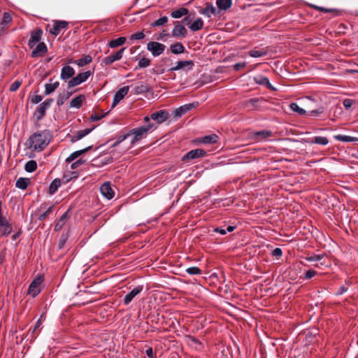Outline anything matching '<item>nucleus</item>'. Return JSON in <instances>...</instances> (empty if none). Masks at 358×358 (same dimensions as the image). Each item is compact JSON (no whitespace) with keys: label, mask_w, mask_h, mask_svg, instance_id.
I'll list each match as a JSON object with an SVG mask.
<instances>
[{"label":"nucleus","mask_w":358,"mask_h":358,"mask_svg":"<svg viewBox=\"0 0 358 358\" xmlns=\"http://www.w3.org/2000/svg\"><path fill=\"white\" fill-rule=\"evenodd\" d=\"M189 13V10L186 8H180L178 10H173L171 12V15L173 18H180L184 15H187Z\"/></svg>","instance_id":"2f4dec72"},{"label":"nucleus","mask_w":358,"mask_h":358,"mask_svg":"<svg viewBox=\"0 0 358 358\" xmlns=\"http://www.w3.org/2000/svg\"><path fill=\"white\" fill-rule=\"evenodd\" d=\"M106 115V113L103 115H99L97 114H94V115H92L91 119L92 121H98V120H101L102 117H103Z\"/></svg>","instance_id":"774afa93"},{"label":"nucleus","mask_w":358,"mask_h":358,"mask_svg":"<svg viewBox=\"0 0 358 358\" xmlns=\"http://www.w3.org/2000/svg\"><path fill=\"white\" fill-rule=\"evenodd\" d=\"M53 208H54L53 206H50L44 213H41L38 216V220H43L46 217H48L50 215V214L52 213Z\"/></svg>","instance_id":"09e8293b"},{"label":"nucleus","mask_w":358,"mask_h":358,"mask_svg":"<svg viewBox=\"0 0 358 358\" xmlns=\"http://www.w3.org/2000/svg\"><path fill=\"white\" fill-rule=\"evenodd\" d=\"M91 148H92V146H88L84 149L73 152L66 158V162L68 163L73 162V160H75L76 158H78L83 154H84V153L87 152V151H89L90 150H91Z\"/></svg>","instance_id":"b1692460"},{"label":"nucleus","mask_w":358,"mask_h":358,"mask_svg":"<svg viewBox=\"0 0 358 358\" xmlns=\"http://www.w3.org/2000/svg\"><path fill=\"white\" fill-rule=\"evenodd\" d=\"M308 143L311 144H318L322 145H327L329 143V140L324 136H315L307 141Z\"/></svg>","instance_id":"393cba45"},{"label":"nucleus","mask_w":358,"mask_h":358,"mask_svg":"<svg viewBox=\"0 0 358 358\" xmlns=\"http://www.w3.org/2000/svg\"><path fill=\"white\" fill-rule=\"evenodd\" d=\"M66 241H67L66 237H63L62 238H61V240L59 241V245H58L59 249H62L64 247V245L66 243Z\"/></svg>","instance_id":"338daca9"},{"label":"nucleus","mask_w":358,"mask_h":358,"mask_svg":"<svg viewBox=\"0 0 358 358\" xmlns=\"http://www.w3.org/2000/svg\"><path fill=\"white\" fill-rule=\"evenodd\" d=\"M143 289V285H138L134 288L130 292H129L124 298L123 301L125 305H128L132 299L138 294H140Z\"/></svg>","instance_id":"a211bd4d"},{"label":"nucleus","mask_w":358,"mask_h":358,"mask_svg":"<svg viewBox=\"0 0 358 358\" xmlns=\"http://www.w3.org/2000/svg\"><path fill=\"white\" fill-rule=\"evenodd\" d=\"M186 272L191 275H199L201 273V269L196 266H192V267L187 268L186 269Z\"/></svg>","instance_id":"de8ad7c7"},{"label":"nucleus","mask_w":358,"mask_h":358,"mask_svg":"<svg viewBox=\"0 0 358 358\" xmlns=\"http://www.w3.org/2000/svg\"><path fill=\"white\" fill-rule=\"evenodd\" d=\"M85 96L84 95H79L71 99L70 101V107L79 108L81 107L83 102L85 101Z\"/></svg>","instance_id":"a878e982"},{"label":"nucleus","mask_w":358,"mask_h":358,"mask_svg":"<svg viewBox=\"0 0 358 358\" xmlns=\"http://www.w3.org/2000/svg\"><path fill=\"white\" fill-rule=\"evenodd\" d=\"M69 23L66 21H55L53 27L50 30V32L54 35L57 36L62 30L66 29L68 27Z\"/></svg>","instance_id":"dca6fc26"},{"label":"nucleus","mask_w":358,"mask_h":358,"mask_svg":"<svg viewBox=\"0 0 358 358\" xmlns=\"http://www.w3.org/2000/svg\"><path fill=\"white\" fill-rule=\"evenodd\" d=\"M100 191L101 194L107 199H111L115 195V192L112 189L109 182H104L101 186Z\"/></svg>","instance_id":"f3484780"},{"label":"nucleus","mask_w":358,"mask_h":358,"mask_svg":"<svg viewBox=\"0 0 358 358\" xmlns=\"http://www.w3.org/2000/svg\"><path fill=\"white\" fill-rule=\"evenodd\" d=\"M347 290H348V287H345V285H342L339 287L338 292H336V294L341 295V294H344L345 292H346Z\"/></svg>","instance_id":"69168bd1"},{"label":"nucleus","mask_w":358,"mask_h":358,"mask_svg":"<svg viewBox=\"0 0 358 358\" xmlns=\"http://www.w3.org/2000/svg\"><path fill=\"white\" fill-rule=\"evenodd\" d=\"M169 117V114L167 111L161 110L157 112L153 113L150 115V119L156 121L158 124L165 122Z\"/></svg>","instance_id":"4468645a"},{"label":"nucleus","mask_w":358,"mask_h":358,"mask_svg":"<svg viewBox=\"0 0 358 358\" xmlns=\"http://www.w3.org/2000/svg\"><path fill=\"white\" fill-rule=\"evenodd\" d=\"M71 95L72 92L69 91H64L63 92L60 93L57 99V104L59 106H62Z\"/></svg>","instance_id":"cd10ccee"},{"label":"nucleus","mask_w":358,"mask_h":358,"mask_svg":"<svg viewBox=\"0 0 358 358\" xmlns=\"http://www.w3.org/2000/svg\"><path fill=\"white\" fill-rule=\"evenodd\" d=\"M352 103H353V100H352L350 99H345L343 101V104L344 107L347 109H349L350 108H351V106H352Z\"/></svg>","instance_id":"bf43d9fd"},{"label":"nucleus","mask_w":358,"mask_h":358,"mask_svg":"<svg viewBox=\"0 0 358 358\" xmlns=\"http://www.w3.org/2000/svg\"><path fill=\"white\" fill-rule=\"evenodd\" d=\"M317 274V271L310 269L305 273V278L308 280L314 277Z\"/></svg>","instance_id":"4d7b16f0"},{"label":"nucleus","mask_w":358,"mask_h":358,"mask_svg":"<svg viewBox=\"0 0 358 358\" xmlns=\"http://www.w3.org/2000/svg\"><path fill=\"white\" fill-rule=\"evenodd\" d=\"M61 186V180L59 178L55 179L50 185L49 193L54 194Z\"/></svg>","instance_id":"4c0bfd02"},{"label":"nucleus","mask_w":358,"mask_h":358,"mask_svg":"<svg viewBox=\"0 0 358 358\" xmlns=\"http://www.w3.org/2000/svg\"><path fill=\"white\" fill-rule=\"evenodd\" d=\"M334 138L342 142H355L358 141V138L356 137L342 134L334 136Z\"/></svg>","instance_id":"e433bc0d"},{"label":"nucleus","mask_w":358,"mask_h":358,"mask_svg":"<svg viewBox=\"0 0 358 358\" xmlns=\"http://www.w3.org/2000/svg\"><path fill=\"white\" fill-rule=\"evenodd\" d=\"M124 50H125V48H122V49H120V50L116 52L115 54L110 55L108 57H104L101 60V64L108 66V65L112 64L115 61H118V60L121 59L123 56Z\"/></svg>","instance_id":"6e6552de"},{"label":"nucleus","mask_w":358,"mask_h":358,"mask_svg":"<svg viewBox=\"0 0 358 358\" xmlns=\"http://www.w3.org/2000/svg\"><path fill=\"white\" fill-rule=\"evenodd\" d=\"M266 54L267 51L264 49L252 50L249 52V55L252 57H260L266 55Z\"/></svg>","instance_id":"a19ab883"},{"label":"nucleus","mask_w":358,"mask_h":358,"mask_svg":"<svg viewBox=\"0 0 358 358\" xmlns=\"http://www.w3.org/2000/svg\"><path fill=\"white\" fill-rule=\"evenodd\" d=\"M75 74V71L73 67L70 66H64L61 71V79L66 80L73 77Z\"/></svg>","instance_id":"412c9836"},{"label":"nucleus","mask_w":358,"mask_h":358,"mask_svg":"<svg viewBox=\"0 0 358 358\" xmlns=\"http://www.w3.org/2000/svg\"><path fill=\"white\" fill-rule=\"evenodd\" d=\"M170 50L173 54L178 55L183 53L185 50L184 45L181 43H176L170 46Z\"/></svg>","instance_id":"c756f323"},{"label":"nucleus","mask_w":358,"mask_h":358,"mask_svg":"<svg viewBox=\"0 0 358 358\" xmlns=\"http://www.w3.org/2000/svg\"><path fill=\"white\" fill-rule=\"evenodd\" d=\"M92 129H93V128L92 129H83V130H80V131H77V133L72 136L71 141L76 142L77 141L80 140L81 138H83V137H85V136L89 134L92 131Z\"/></svg>","instance_id":"bb28decb"},{"label":"nucleus","mask_w":358,"mask_h":358,"mask_svg":"<svg viewBox=\"0 0 358 358\" xmlns=\"http://www.w3.org/2000/svg\"><path fill=\"white\" fill-rule=\"evenodd\" d=\"M194 66V62L192 60H185V61H179L176 63L175 66L171 67L169 71H176L181 69H187L188 71L192 70Z\"/></svg>","instance_id":"9b49d317"},{"label":"nucleus","mask_w":358,"mask_h":358,"mask_svg":"<svg viewBox=\"0 0 358 358\" xmlns=\"http://www.w3.org/2000/svg\"><path fill=\"white\" fill-rule=\"evenodd\" d=\"M42 34L43 31L41 29H36L31 32V38L28 43L30 48H33L36 43H39L41 39Z\"/></svg>","instance_id":"2eb2a0df"},{"label":"nucleus","mask_w":358,"mask_h":358,"mask_svg":"<svg viewBox=\"0 0 358 358\" xmlns=\"http://www.w3.org/2000/svg\"><path fill=\"white\" fill-rule=\"evenodd\" d=\"M92 74V73L90 71L78 73L76 77L69 81L68 87L71 88L80 85L86 81Z\"/></svg>","instance_id":"7ed1b4c3"},{"label":"nucleus","mask_w":358,"mask_h":358,"mask_svg":"<svg viewBox=\"0 0 358 358\" xmlns=\"http://www.w3.org/2000/svg\"><path fill=\"white\" fill-rule=\"evenodd\" d=\"M145 35L143 31H139V32H136L134 34H131L130 36V40H131V41L141 40V39H143L145 38Z\"/></svg>","instance_id":"603ef678"},{"label":"nucleus","mask_w":358,"mask_h":358,"mask_svg":"<svg viewBox=\"0 0 358 358\" xmlns=\"http://www.w3.org/2000/svg\"><path fill=\"white\" fill-rule=\"evenodd\" d=\"M126 42L125 37H119L116 39L112 40L109 42L108 45L111 48H115L120 45H122Z\"/></svg>","instance_id":"c9c22d12"},{"label":"nucleus","mask_w":358,"mask_h":358,"mask_svg":"<svg viewBox=\"0 0 358 358\" xmlns=\"http://www.w3.org/2000/svg\"><path fill=\"white\" fill-rule=\"evenodd\" d=\"M282 250L279 248H276L272 251V255L274 257H280L282 256Z\"/></svg>","instance_id":"e2e57ef3"},{"label":"nucleus","mask_w":358,"mask_h":358,"mask_svg":"<svg viewBox=\"0 0 358 358\" xmlns=\"http://www.w3.org/2000/svg\"><path fill=\"white\" fill-rule=\"evenodd\" d=\"M272 136V132L268 130L256 131L253 134V138L257 141L266 140Z\"/></svg>","instance_id":"5701e85b"},{"label":"nucleus","mask_w":358,"mask_h":358,"mask_svg":"<svg viewBox=\"0 0 358 358\" xmlns=\"http://www.w3.org/2000/svg\"><path fill=\"white\" fill-rule=\"evenodd\" d=\"M53 102L52 99H48L41 103L36 109L35 115L37 120H41L45 115L46 110L50 108L51 103Z\"/></svg>","instance_id":"423d86ee"},{"label":"nucleus","mask_w":358,"mask_h":358,"mask_svg":"<svg viewBox=\"0 0 358 358\" xmlns=\"http://www.w3.org/2000/svg\"><path fill=\"white\" fill-rule=\"evenodd\" d=\"M30 182V180L29 178H20L15 183L16 187L20 189H25L28 187L29 184Z\"/></svg>","instance_id":"72a5a7b5"},{"label":"nucleus","mask_w":358,"mask_h":358,"mask_svg":"<svg viewBox=\"0 0 358 358\" xmlns=\"http://www.w3.org/2000/svg\"><path fill=\"white\" fill-rule=\"evenodd\" d=\"M43 282L42 277H38L32 281L28 289V294L35 297L41 292V284Z\"/></svg>","instance_id":"0eeeda50"},{"label":"nucleus","mask_w":358,"mask_h":358,"mask_svg":"<svg viewBox=\"0 0 358 358\" xmlns=\"http://www.w3.org/2000/svg\"><path fill=\"white\" fill-rule=\"evenodd\" d=\"M235 229V227L234 226H228L227 229H224V227H217L214 229L215 232L219 233L222 235H225L227 231L231 232Z\"/></svg>","instance_id":"c03bdc74"},{"label":"nucleus","mask_w":358,"mask_h":358,"mask_svg":"<svg viewBox=\"0 0 358 358\" xmlns=\"http://www.w3.org/2000/svg\"><path fill=\"white\" fill-rule=\"evenodd\" d=\"M216 4L219 9L226 10L232 5L231 0H217Z\"/></svg>","instance_id":"473e14b6"},{"label":"nucleus","mask_w":358,"mask_h":358,"mask_svg":"<svg viewBox=\"0 0 358 358\" xmlns=\"http://www.w3.org/2000/svg\"><path fill=\"white\" fill-rule=\"evenodd\" d=\"M167 22H168V17L166 16H163V17L159 18L158 20H157L156 21H155L152 23V26H154V27L162 26V25H164V24H166Z\"/></svg>","instance_id":"8fccbe9b"},{"label":"nucleus","mask_w":358,"mask_h":358,"mask_svg":"<svg viewBox=\"0 0 358 358\" xmlns=\"http://www.w3.org/2000/svg\"><path fill=\"white\" fill-rule=\"evenodd\" d=\"M245 66H246V63L245 62H240V63L235 64L233 66V67H234V70L238 71V70L244 68Z\"/></svg>","instance_id":"0e129e2a"},{"label":"nucleus","mask_w":358,"mask_h":358,"mask_svg":"<svg viewBox=\"0 0 358 358\" xmlns=\"http://www.w3.org/2000/svg\"><path fill=\"white\" fill-rule=\"evenodd\" d=\"M1 206L2 203L0 201V227L1 228V235L7 236L12 231V226L9 223L8 220L2 215Z\"/></svg>","instance_id":"39448f33"},{"label":"nucleus","mask_w":358,"mask_h":358,"mask_svg":"<svg viewBox=\"0 0 358 358\" xmlns=\"http://www.w3.org/2000/svg\"><path fill=\"white\" fill-rule=\"evenodd\" d=\"M324 257H326V255L324 253L319 254V255H312L310 256H308L306 257V260H307L309 262H320Z\"/></svg>","instance_id":"ea45409f"},{"label":"nucleus","mask_w":358,"mask_h":358,"mask_svg":"<svg viewBox=\"0 0 358 358\" xmlns=\"http://www.w3.org/2000/svg\"><path fill=\"white\" fill-rule=\"evenodd\" d=\"M313 7L315 10L322 11L324 13H335L336 15H338V13H339L338 10H337L336 9L326 8L320 7V6H314Z\"/></svg>","instance_id":"49530a36"},{"label":"nucleus","mask_w":358,"mask_h":358,"mask_svg":"<svg viewBox=\"0 0 358 358\" xmlns=\"http://www.w3.org/2000/svg\"><path fill=\"white\" fill-rule=\"evenodd\" d=\"M144 121L146 123L145 125L133 129L130 131V134L134 135L131 141L132 145H135L138 141L145 138L150 130L155 128V126L150 122L149 117L145 116Z\"/></svg>","instance_id":"f03ea898"},{"label":"nucleus","mask_w":358,"mask_h":358,"mask_svg":"<svg viewBox=\"0 0 358 358\" xmlns=\"http://www.w3.org/2000/svg\"><path fill=\"white\" fill-rule=\"evenodd\" d=\"M289 107L292 111L296 112L301 115H303L306 113V111L304 109L300 108L296 103H292Z\"/></svg>","instance_id":"37998d69"},{"label":"nucleus","mask_w":358,"mask_h":358,"mask_svg":"<svg viewBox=\"0 0 358 358\" xmlns=\"http://www.w3.org/2000/svg\"><path fill=\"white\" fill-rule=\"evenodd\" d=\"M198 106H199L198 102H193L191 103L185 104L175 110L174 117L176 118H179L182 115L185 114L187 112L191 110L193 108H196Z\"/></svg>","instance_id":"1a4fd4ad"},{"label":"nucleus","mask_w":358,"mask_h":358,"mask_svg":"<svg viewBox=\"0 0 358 358\" xmlns=\"http://www.w3.org/2000/svg\"><path fill=\"white\" fill-rule=\"evenodd\" d=\"M203 26V21L201 18H197L189 24V29L192 31L201 30Z\"/></svg>","instance_id":"7c9ffc66"},{"label":"nucleus","mask_w":358,"mask_h":358,"mask_svg":"<svg viewBox=\"0 0 358 358\" xmlns=\"http://www.w3.org/2000/svg\"><path fill=\"white\" fill-rule=\"evenodd\" d=\"M52 134L48 130H43L33 134L27 140L26 145L28 148L41 151L49 144Z\"/></svg>","instance_id":"f257e3e1"},{"label":"nucleus","mask_w":358,"mask_h":358,"mask_svg":"<svg viewBox=\"0 0 358 358\" xmlns=\"http://www.w3.org/2000/svg\"><path fill=\"white\" fill-rule=\"evenodd\" d=\"M324 112L323 108H320L317 110H313L310 112V115L312 116H318Z\"/></svg>","instance_id":"052dcab7"},{"label":"nucleus","mask_w":358,"mask_h":358,"mask_svg":"<svg viewBox=\"0 0 358 358\" xmlns=\"http://www.w3.org/2000/svg\"><path fill=\"white\" fill-rule=\"evenodd\" d=\"M165 48V45L158 42L151 41L147 44L148 50L151 52L154 57L162 55L164 52Z\"/></svg>","instance_id":"20e7f679"},{"label":"nucleus","mask_w":358,"mask_h":358,"mask_svg":"<svg viewBox=\"0 0 358 358\" xmlns=\"http://www.w3.org/2000/svg\"><path fill=\"white\" fill-rule=\"evenodd\" d=\"M150 60L148 58L143 57L138 61V66L139 68H145L150 66Z\"/></svg>","instance_id":"3c124183"},{"label":"nucleus","mask_w":358,"mask_h":358,"mask_svg":"<svg viewBox=\"0 0 358 358\" xmlns=\"http://www.w3.org/2000/svg\"><path fill=\"white\" fill-rule=\"evenodd\" d=\"M12 20V17L8 13H5L2 19V25H6Z\"/></svg>","instance_id":"5fc2aeb1"},{"label":"nucleus","mask_w":358,"mask_h":358,"mask_svg":"<svg viewBox=\"0 0 358 358\" xmlns=\"http://www.w3.org/2000/svg\"><path fill=\"white\" fill-rule=\"evenodd\" d=\"M43 98L41 95H34L31 98V103L34 104H37L42 101Z\"/></svg>","instance_id":"680f3d73"},{"label":"nucleus","mask_w":358,"mask_h":358,"mask_svg":"<svg viewBox=\"0 0 358 358\" xmlns=\"http://www.w3.org/2000/svg\"><path fill=\"white\" fill-rule=\"evenodd\" d=\"M37 168V163L34 160H30L25 164V171L29 173L34 172Z\"/></svg>","instance_id":"79ce46f5"},{"label":"nucleus","mask_w":358,"mask_h":358,"mask_svg":"<svg viewBox=\"0 0 358 358\" xmlns=\"http://www.w3.org/2000/svg\"><path fill=\"white\" fill-rule=\"evenodd\" d=\"M206 155V152L202 149H194L189 151L187 153H186L183 157V161H187L189 159H196L199 158H201L204 157Z\"/></svg>","instance_id":"9d476101"},{"label":"nucleus","mask_w":358,"mask_h":358,"mask_svg":"<svg viewBox=\"0 0 358 358\" xmlns=\"http://www.w3.org/2000/svg\"><path fill=\"white\" fill-rule=\"evenodd\" d=\"M218 136L216 134H211L199 138V141L204 144H212L217 141Z\"/></svg>","instance_id":"c85d7f7f"},{"label":"nucleus","mask_w":358,"mask_h":358,"mask_svg":"<svg viewBox=\"0 0 358 358\" xmlns=\"http://www.w3.org/2000/svg\"><path fill=\"white\" fill-rule=\"evenodd\" d=\"M92 57L90 55H86L83 58L77 59L72 62L73 64H77L78 66L82 67L92 62Z\"/></svg>","instance_id":"f704fd0d"},{"label":"nucleus","mask_w":358,"mask_h":358,"mask_svg":"<svg viewBox=\"0 0 358 358\" xmlns=\"http://www.w3.org/2000/svg\"><path fill=\"white\" fill-rule=\"evenodd\" d=\"M129 136H130V133L120 136L119 138L112 145V147H115V146L118 145L120 143H122L125 139H127Z\"/></svg>","instance_id":"6e6d98bb"},{"label":"nucleus","mask_w":358,"mask_h":358,"mask_svg":"<svg viewBox=\"0 0 358 358\" xmlns=\"http://www.w3.org/2000/svg\"><path fill=\"white\" fill-rule=\"evenodd\" d=\"M59 85V82H55L54 83H48L45 85V94L48 95L52 93Z\"/></svg>","instance_id":"58836bf2"},{"label":"nucleus","mask_w":358,"mask_h":358,"mask_svg":"<svg viewBox=\"0 0 358 358\" xmlns=\"http://www.w3.org/2000/svg\"><path fill=\"white\" fill-rule=\"evenodd\" d=\"M85 162V160H83L82 159H80L78 160H77L76 162H73L71 167L72 169H77L79 166L83 164Z\"/></svg>","instance_id":"13d9d810"},{"label":"nucleus","mask_w":358,"mask_h":358,"mask_svg":"<svg viewBox=\"0 0 358 358\" xmlns=\"http://www.w3.org/2000/svg\"><path fill=\"white\" fill-rule=\"evenodd\" d=\"M21 85H22V81L15 80L10 85L9 90L10 92H15L19 89V87H20Z\"/></svg>","instance_id":"864d4df0"},{"label":"nucleus","mask_w":358,"mask_h":358,"mask_svg":"<svg viewBox=\"0 0 358 358\" xmlns=\"http://www.w3.org/2000/svg\"><path fill=\"white\" fill-rule=\"evenodd\" d=\"M48 51V48L45 43H38L36 48L31 52L32 57L43 56Z\"/></svg>","instance_id":"aec40b11"},{"label":"nucleus","mask_w":358,"mask_h":358,"mask_svg":"<svg viewBox=\"0 0 358 358\" xmlns=\"http://www.w3.org/2000/svg\"><path fill=\"white\" fill-rule=\"evenodd\" d=\"M187 33V29L185 27L180 24H179L178 22H176L175 27L172 31V35L174 37H182L184 38L186 36Z\"/></svg>","instance_id":"6ab92c4d"},{"label":"nucleus","mask_w":358,"mask_h":358,"mask_svg":"<svg viewBox=\"0 0 358 358\" xmlns=\"http://www.w3.org/2000/svg\"><path fill=\"white\" fill-rule=\"evenodd\" d=\"M129 90V86H124L120 88L114 95L112 103V108H114L124 97L127 94Z\"/></svg>","instance_id":"f8f14e48"},{"label":"nucleus","mask_w":358,"mask_h":358,"mask_svg":"<svg viewBox=\"0 0 358 358\" xmlns=\"http://www.w3.org/2000/svg\"><path fill=\"white\" fill-rule=\"evenodd\" d=\"M254 81L261 85L266 86L268 89L270 90H274V87L272 86V85L270 83L269 80L267 77L259 75L255 77H254Z\"/></svg>","instance_id":"4be33fe9"},{"label":"nucleus","mask_w":358,"mask_h":358,"mask_svg":"<svg viewBox=\"0 0 358 358\" xmlns=\"http://www.w3.org/2000/svg\"><path fill=\"white\" fill-rule=\"evenodd\" d=\"M199 12L200 14L208 17H210L212 15H216L217 14L216 8L209 2L206 3L205 7L199 9Z\"/></svg>","instance_id":"ddd939ff"},{"label":"nucleus","mask_w":358,"mask_h":358,"mask_svg":"<svg viewBox=\"0 0 358 358\" xmlns=\"http://www.w3.org/2000/svg\"><path fill=\"white\" fill-rule=\"evenodd\" d=\"M150 87L146 84H141L140 85H138L135 88V93L136 94H143L145 92H149Z\"/></svg>","instance_id":"a18cd8bd"}]
</instances>
